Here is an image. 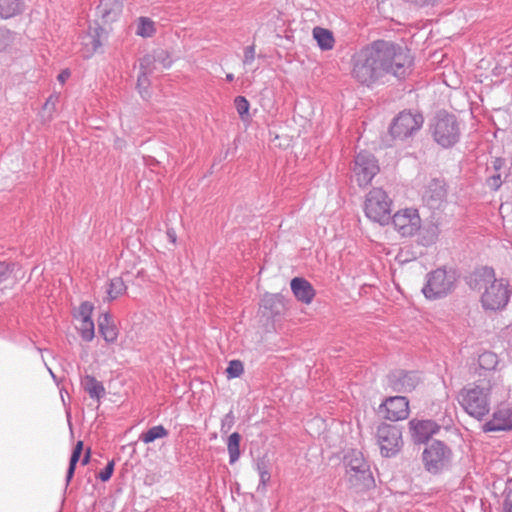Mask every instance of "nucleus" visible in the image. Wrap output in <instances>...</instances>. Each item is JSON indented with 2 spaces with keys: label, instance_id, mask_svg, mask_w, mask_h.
I'll use <instances>...</instances> for the list:
<instances>
[{
  "label": "nucleus",
  "instance_id": "obj_1",
  "mask_svg": "<svg viewBox=\"0 0 512 512\" xmlns=\"http://www.w3.org/2000/svg\"><path fill=\"white\" fill-rule=\"evenodd\" d=\"M413 58L410 51L389 41L377 40L352 56V76L359 83L371 85L385 74L397 78L410 73Z\"/></svg>",
  "mask_w": 512,
  "mask_h": 512
},
{
  "label": "nucleus",
  "instance_id": "obj_2",
  "mask_svg": "<svg viewBox=\"0 0 512 512\" xmlns=\"http://www.w3.org/2000/svg\"><path fill=\"white\" fill-rule=\"evenodd\" d=\"M507 392L502 376L492 372L477 382L464 386L458 393L457 401L469 416L482 420L490 412L492 399Z\"/></svg>",
  "mask_w": 512,
  "mask_h": 512
},
{
  "label": "nucleus",
  "instance_id": "obj_3",
  "mask_svg": "<svg viewBox=\"0 0 512 512\" xmlns=\"http://www.w3.org/2000/svg\"><path fill=\"white\" fill-rule=\"evenodd\" d=\"M477 276L484 287L481 295L483 308L491 311L503 309L510 299L509 282L505 279H496L494 270L488 267L481 269Z\"/></svg>",
  "mask_w": 512,
  "mask_h": 512
},
{
  "label": "nucleus",
  "instance_id": "obj_4",
  "mask_svg": "<svg viewBox=\"0 0 512 512\" xmlns=\"http://www.w3.org/2000/svg\"><path fill=\"white\" fill-rule=\"evenodd\" d=\"M455 281L456 277L453 271L439 268L427 274L422 292L427 299H439L452 292Z\"/></svg>",
  "mask_w": 512,
  "mask_h": 512
},
{
  "label": "nucleus",
  "instance_id": "obj_5",
  "mask_svg": "<svg viewBox=\"0 0 512 512\" xmlns=\"http://www.w3.org/2000/svg\"><path fill=\"white\" fill-rule=\"evenodd\" d=\"M391 199L382 188H373L366 196L364 211L366 216L380 225L390 221Z\"/></svg>",
  "mask_w": 512,
  "mask_h": 512
},
{
  "label": "nucleus",
  "instance_id": "obj_6",
  "mask_svg": "<svg viewBox=\"0 0 512 512\" xmlns=\"http://www.w3.org/2000/svg\"><path fill=\"white\" fill-rule=\"evenodd\" d=\"M433 136L442 147L453 146L460 137V128L455 116L439 113L435 118Z\"/></svg>",
  "mask_w": 512,
  "mask_h": 512
},
{
  "label": "nucleus",
  "instance_id": "obj_7",
  "mask_svg": "<svg viewBox=\"0 0 512 512\" xmlns=\"http://www.w3.org/2000/svg\"><path fill=\"white\" fill-rule=\"evenodd\" d=\"M423 124L420 113L402 111L394 118L390 126V134L394 139L404 140L417 132Z\"/></svg>",
  "mask_w": 512,
  "mask_h": 512
},
{
  "label": "nucleus",
  "instance_id": "obj_8",
  "mask_svg": "<svg viewBox=\"0 0 512 512\" xmlns=\"http://www.w3.org/2000/svg\"><path fill=\"white\" fill-rule=\"evenodd\" d=\"M451 460V450L441 441H433L423 452V461L429 472L437 473L447 467Z\"/></svg>",
  "mask_w": 512,
  "mask_h": 512
},
{
  "label": "nucleus",
  "instance_id": "obj_9",
  "mask_svg": "<svg viewBox=\"0 0 512 512\" xmlns=\"http://www.w3.org/2000/svg\"><path fill=\"white\" fill-rule=\"evenodd\" d=\"M482 430L485 433L512 431V400L499 403Z\"/></svg>",
  "mask_w": 512,
  "mask_h": 512
},
{
  "label": "nucleus",
  "instance_id": "obj_10",
  "mask_svg": "<svg viewBox=\"0 0 512 512\" xmlns=\"http://www.w3.org/2000/svg\"><path fill=\"white\" fill-rule=\"evenodd\" d=\"M378 172L377 160L371 153L361 151L356 155L353 175L359 186L368 185Z\"/></svg>",
  "mask_w": 512,
  "mask_h": 512
},
{
  "label": "nucleus",
  "instance_id": "obj_11",
  "mask_svg": "<svg viewBox=\"0 0 512 512\" xmlns=\"http://www.w3.org/2000/svg\"><path fill=\"white\" fill-rule=\"evenodd\" d=\"M401 438V431L395 425L382 424L377 429V442L385 457H391L399 451Z\"/></svg>",
  "mask_w": 512,
  "mask_h": 512
},
{
  "label": "nucleus",
  "instance_id": "obj_12",
  "mask_svg": "<svg viewBox=\"0 0 512 512\" xmlns=\"http://www.w3.org/2000/svg\"><path fill=\"white\" fill-rule=\"evenodd\" d=\"M392 224L401 236L409 237L420 230L421 218L416 209L406 208L393 215Z\"/></svg>",
  "mask_w": 512,
  "mask_h": 512
},
{
  "label": "nucleus",
  "instance_id": "obj_13",
  "mask_svg": "<svg viewBox=\"0 0 512 512\" xmlns=\"http://www.w3.org/2000/svg\"><path fill=\"white\" fill-rule=\"evenodd\" d=\"M166 58H168L166 52L161 50L157 52L155 56L145 55L140 59V72L138 75L137 87L143 98L148 94L147 88L150 84L148 74L151 73V66L154 62H161L164 68L170 67L171 61H166Z\"/></svg>",
  "mask_w": 512,
  "mask_h": 512
},
{
  "label": "nucleus",
  "instance_id": "obj_14",
  "mask_svg": "<svg viewBox=\"0 0 512 512\" xmlns=\"http://www.w3.org/2000/svg\"><path fill=\"white\" fill-rule=\"evenodd\" d=\"M107 38V31L97 23L90 25L87 32L81 36L82 55L91 57Z\"/></svg>",
  "mask_w": 512,
  "mask_h": 512
},
{
  "label": "nucleus",
  "instance_id": "obj_15",
  "mask_svg": "<svg viewBox=\"0 0 512 512\" xmlns=\"http://www.w3.org/2000/svg\"><path fill=\"white\" fill-rule=\"evenodd\" d=\"M420 378L416 372L394 371L388 376L389 387L399 393L411 392L418 385Z\"/></svg>",
  "mask_w": 512,
  "mask_h": 512
},
{
  "label": "nucleus",
  "instance_id": "obj_16",
  "mask_svg": "<svg viewBox=\"0 0 512 512\" xmlns=\"http://www.w3.org/2000/svg\"><path fill=\"white\" fill-rule=\"evenodd\" d=\"M446 199L445 184L441 180L434 179L425 187L422 200L430 209H439Z\"/></svg>",
  "mask_w": 512,
  "mask_h": 512
},
{
  "label": "nucleus",
  "instance_id": "obj_17",
  "mask_svg": "<svg viewBox=\"0 0 512 512\" xmlns=\"http://www.w3.org/2000/svg\"><path fill=\"white\" fill-rule=\"evenodd\" d=\"M385 418L391 421L404 420L409 415V401L404 396H394L386 399L382 405Z\"/></svg>",
  "mask_w": 512,
  "mask_h": 512
},
{
  "label": "nucleus",
  "instance_id": "obj_18",
  "mask_svg": "<svg viewBox=\"0 0 512 512\" xmlns=\"http://www.w3.org/2000/svg\"><path fill=\"white\" fill-rule=\"evenodd\" d=\"M409 428L412 433L413 440L416 443H424L439 431L440 426L432 420L413 419L409 422Z\"/></svg>",
  "mask_w": 512,
  "mask_h": 512
},
{
  "label": "nucleus",
  "instance_id": "obj_19",
  "mask_svg": "<svg viewBox=\"0 0 512 512\" xmlns=\"http://www.w3.org/2000/svg\"><path fill=\"white\" fill-rule=\"evenodd\" d=\"M346 477L350 487L356 491H363L374 484L369 467L356 471H346Z\"/></svg>",
  "mask_w": 512,
  "mask_h": 512
},
{
  "label": "nucleus",
  "instance_id": "obj_20",
  "mask_svg": "<svg viewBox=\"0 0 512 512\" xmlns=\"http://www.w3.org/2000/svg\"><path fill=\"white\" fill-rule=\"evenodd\" d=\"M290 286L297 300L305 304L312 302L315 296V290L306 279L295 277L291 280Z\"/></svg>",
  "mask_w": 512,
  "mask_h": 512
},
{
  "label": "nucleus",
  "instance_id": "obj_21",
  "mask_svg": "<svg viewBox=\"0 0 512 512\" xmlns=\"http://www.w3.org/2000/svg\"><path fill=\"white\" fill-rule=\"evenodd\" d=\"M99 332L108 343H113L118 337V330L116 325L108 313H103L98 319Z\"/></svg>",
  "mask_w": 512,
  "mask_h": 512
},
{
  "label": "nucleus",
  "instance_id": "obj_22",
  "mask_svg": "<svg viewBox=\"0 0 512 512\" xmlns=\"http://www.w3.org/2000/svg\"><path fill=\"white\" fill-rule=\"evenodd\" d=\"M81 384L91 398L99 400L105 395V388L103 384L94 376L86 375L82 379Z\"/></svg>",
  "mask_w": 512,
  "mask_h": 512
},
{
  "label": "nucleus",
  "instance_id": "obj_23",
  "mask_svg": "<svg viewBox=\"0 0 512 512\" xmlns=\"http://www.w3.org/2000/svg\"><path fill=\"white\" fill-rule=\"evenodd\" d=\"M23 0H0V18L9 19L23 11Z\"/></svg>",
  "mask_w": 512,
  "mask_h": 512
},
{
  "label": "nucleus",
  "instance_id": "obj_24",
  "mask_svg": "<svg viewBox=\"0 0 512 512\" xmlns=\"http://www.w3.org/2000/svg\"><path fill=\"white\" fill-rule=\"evenodd\" d=\"M313 38L321 50H331L334 47L335 39L333 33L328 29L315 27L313 29Z\"/></svg>",
  "mask_w": 512,
  "mask_h": 512
},
{
  "label": "nucleus",
  "instance_id": "obj_25",
  "mask_svg": "<svg viewBox=\"0 0 512 512\" xmlns=\"http://www.w3.org/2000/svg\"><path fill=\"white\" fill-rule=\"evenodd\" d=\"M346 471H356L369 467L360 451L353 450L345 456Z\"/></svg>",
  "mask_w": 512,
  "mask_h": 512
},
{
  "label": "nucleus",
  "instance_id": "obj_26",
  "mask_svg": "<svg viewBox=\"0 0 512 512\" xmlns=\"http://www.w3.org/2000/svg\"><path fill=\"white\" fill-rule=\"evenodd\" d=\"M110 3L111 0H102L98 7L104 22L115 20L121 12V5L119 3H114L113 7H110Z\"/></svg>",
  "mask_w": 512,
  "mask_h": 512
},
{
  "label": "nucleus",
  "instance_id": "obj_27",
  "mask_svg": "<svg viewBox=\"0 0 512 512\" xmlns=\"http://www.w3.org/2000/svg\"><path fill=\"white\" fill-rule=\"evenodd\" d=\"M126 289L127 287L122 278L115 277L111 279L106 290L107 300L112 301L117 299L126 292Z\"/></svg>",
  "mask_w": 512,
  "mask_h": 512
},
{
  "label": "nucleus",
  "instance_id": "obj_28",
  "mask_svg": "<svg viewBox=\"0 0 512 512\" xmlns=\"http://www.w3.org/2000/svg\"><path fill=\"white\" fill-rule=\"evenodd\" d=\"M240 440L241 436L237 432L232 433L228 438L227 450L230 464L235 463L240 457Z\"/></svg>",
  "mask_w": 512,
  "mask_h": 512
},
{
  "label": "nucleus",
  "instance_id": "obj_29",
  "mask_svg": "<svg viewBox=\"0 0 512 512\" xmlns=\"http://www.w3.org/2000/svg\"><path fill=\"white\" fill-rule=\"evenodd\" d=\"M439 235V228L435 224L427 225L420 233L419 241L423 246L434 244Z\"/></svg>",
  "mask_w": 512,
  "mask_h": 512
},
{
  "label": "nucleus",
  "instance_id": "obj_30",
  "mask_svg": "<svg viewBox=\"0 0 512 512\" xmlns=\"http://www.w3.org/2000/svg\"><path fill=\"white\" fill-rule=\"evenodd\" d=\"M168 435V431L162 425L151 427L147 432L140 435V440L145 444L151 443L156 439L164 438Z\"/></svg>",
  "mask_w": 512,
  "mask_h": 512
},
{
  "label": "nucleus",
  "instance_id": "obj_31",
  "mask_svg": "<svg viewBox=\"0 0 512 512\" xmlns=\"http://www.w3.org/2000/svg\"><path fill=\"white\" fill-rule=\"evenodd\" d=\"M256 470L260 477V484L258 486V489H260L261 486L263 488H265L266 484L269 482L270 477H271L270 476V465H269L268 460H266L265 458H259L256 461Z\"/></svg>",
  "mask_w": 512,
  "mask_h": 512
},
{
  "label": "nucleus",
  "instance_id": "obj_32",
  "mask_svg": "<svg viewBox=\"0 0 512 512\" xmlns=\"http://www.w3.org/2000/svg\"><path fill=\"white\" fill-rule=\"evenodd\" d=\"M154 33V22L147 17H140L138 20L136 34L142 37H151Z\"/></svg>",
  "mask_w": 512,
  "mask_h": 512
},
{
  "label": "nucleus",
  "instance_id": "obj_33",
  "mask_svg": "<svg viewBox=\"0 0 512 512\" xmlns=\"http://www.w3.org/2000/svg\"><path fill=\"white\" fill-rule=\"evenodd\" d=\"M78 331L84 341H92L95 336V325L93 320H79Z\"/></svg>",
  "mask_w": 512,
  "mask_h": 512
},
{
  "label": "nucleus",
  "instance_id": "obj_34",
  "mask_svg": "<svg viewBox=\"0 0 512 512\" xmlns=\"http://www.w3.org/2000/svg\"><path fill=\"white\" fill-rule=\"evenodd\" d=\"M498 363V357L493 352H484L479 356V365L486 370H494Z\"/></svg>",
  "mask_w": 512,
  "mask_h": 512
},
{
  "label": "nucleus",
  "instance_id": "obj_35",
  "mask_svg": "<svg viewBox=\"0 0 512 512\" xmlns=\"http://www.w3.org/2000/svg\"><path fill=\"white\" fill-rule=\"evenodd\" d=\"M16 39V34L8 29L0 28V51L9 48Z\"/></svg>",
  "mask_w": 512,
  "mask_h": 512
},
{
  "label": "nucleus",
  "instance_id": "obj_36",
  "mask_svg": "<svg viewBox=\"0 0 512 512\" xmlns=\"http://www.w3.org/2000/svg\"><path fill=\"white\" fill-rule=\"evenodd\" d=\"M234 104L241 119L246 120L249 116L248 112L250 107L247 99L243 96H237L234 100Z\"/></svg>",
  "mask_w": 512,
  "mask_h": 512
},
{
  "label": "nucleus",
  "instance_id": "obj_37",
  "mask_svg": "<svg viewBox=\"0 0 512 512\" xmlns=\"http://www.w3.org/2000/svg\"><path fill=\"white\" fill-rule=\"evenodd\" d=\"M94 306L90 302H83L79 306V309L77 313L75 314V318L79 320H92V312H93Z\"/></svg>",
  "mask_w": 512,
  "mask_h": 512
},
{
  "label": "nucleus",
  "instance_id": "obj_38",
  "mask_svg": "<svg viewBox=\"0 0 512 512\" xmlns=\"http://www.w3.org/2000/svg\"><path fill=\"white\" fill-rule=\"evenodd\" d=\"M244 371L243 364L239 360H232L229 362V365L226 369V373L228 378H237Z\"/></svg>",
  "mask_w": 512,
  "mask_h": 512
},
{
  "label": "nucleus",
  "instance_id": "obj_39",
  "mask_svg": "<svg viewBox=\"0 0 512 512\" xmlns=\"http://www.w3.org/2000/svg\"><path fill=\"white\" fill-rule=\"evenodd\" d=\"M80 456H81V454H79L77 452H72V455H71V458H70L69 467H68V471H67V475H66V482H67V484L70 482V480L72 479V477L74 475L75 466H76L77 462L79 461Z\"/></svg>",
  "mask_w": 512,
  "mask_h": 512
},
{
  "label": "nucleus",
  "instance_id": "obj_40",
  "mask_svg": "<svg viewBox=\"0 0 512 512\" xmlns=\"http://www.w3.org/2000/svg\"><path fill=\"white\" fill-rule=\"evenodd\" d=\"M234 420H235V417H234V414L232 411H230L229 413H227L224 418L222 419V422H221V431L223 433H227L228 431H230V429L233 427L234 425Z\"/></svg>",
  "mask_w": 512,
  "mask_h": 512
},
{
  "label": "nucleus",
  "instance_id": "obj_41",
  "mask_svg": "<svg viewBox=\"0 0 512 512\" xmlns=\"http://www.w3.org/2000/svg\"><path fill=\"white\" fill-rule=\"evenodd\" d=\"M113 471H114V461H109L107 463L106 467L102 471L99 472L98 478L101 481L106 482L111 478Z\"/></svg>",
  "mask_w": 512,
  "mask_h": 512
},
{
  "label": "nucleus",
  "instance_id": "obj_42",
  "mask_svg": "<svg viewBox=\"0 0 512 512\" xmlns=\"http://www.w3.org/2000/svg\"><path fill=\"white\" fill-rule=\"evenodd\" d=\"M255 60V46L250 45L247 46L244 50V58L243 63L244 65H250Z\"/></svg>",
  "mask_w": 512,
  "mask_h": 512
},
{
  "label": "nucleus",
  "instance_id": "obj_43",
  "mask_svg": "<svg viewBox=\"0 0 512 512\" xmlns=\"http://www.w3.org/2000/svg\"><path fill=\"white\" fill-rule=\"evenodd\" d=\"M9 265L5 262H0V284L9 276Z\"/></svg>",
  "mask_w": 512,
  "mask_h": 512
},
{
  "label": "nucleus",
  "instance_id": "obj_44",
  "mask_svg": "<svg viewBox=\"0 0 512 512\" xmlns=\"http://www.w3.org/2000/svg\"><path fill=\"white\" fill-rule=\"evenodd\" d=\"M488 185L491 188L498 189L500 187V185H501V176H500V174L492 175L488 179Z\"/></svg>",
  "mask_w": 512,
  "mask_h": 512
},
{
  "label": "nucleus",
  "instance_id": "obj_45",
  "mask_svg": "<svg viewBox=\"0 0 512 512\" xmlns=\"http://www.w3.org/2000/svg\"><path fill=\"white\" fill-rule=\"evenodd\" d=\"M57 100H58V96H57V95H51V96L47 99V101H46V103H45L44 107H45L46 109H47V108H49L50 106H51L52 108H54V106H55V104H56Z\"/></svg>",
  "mask_w": 512,
  "mask_h": 512
},
{
  "label": "nucleus",
  "instance_id": "obj_46",
  "mask_svg": "<svg viewBox=\"0 0 512 512\" xmlns=\"http://www.w3.org/2000/svg\"><path fill=\"white\" fill-rule=\"evenodd\" d=\"M70 77V71L69 70H63L59 75H58V81H60L61 83H65V81Z\"/></svg>",
  "mask_w": 512,
  "mask_h": 512
},
{
  "label": "nucleus",
  "instance_id": "obj_47",
  "mask_svg": "<svg viewBox=\"0 0 512 512\" xmlns=\"http://www.w3.org/2000/svg\"><path fill=\"white\" fill-rule=\"evenodd\" d=\"M503 165H504V160L501 158H496L493 161V167L495 168V170L500 169Z\"/></svg>",
  "mask_w": 512,
  "mask_h": 512
},
{
  "label": "nucleus",
  "instance_id": "obj_48",
  "mask_svg": "<svg viewBox=\"0 0 512 512\" xmlns=\"http://www.w3.org/2000/svg\"><path fill=\"white\" fill-rule=\"evenodd\" d=\"M167 236H168V238L170 239V241L172 243L176 242V233L173 230H168L167 231Z\"/></svg>",
  "mask_w": 512,
  "mask_h": 512
},
{
  "label": "nucleus",
  "instance_id": "obj_49",
  "mask_svg": "<svg viewBox=\"0 0 512 512\" xmlns=\"http://www.w3.org/2000/svg\"><path fill=\"white\" fill-rule=\"evenodd\" d=\"M503 512H512V502L506 501L504 503Z\"/></svg>",
  "mask_w": 512,
  "mask_h": 512
},
{
  "label": "nucleus",
  "instance_id": "obj_50",
  "mask_svg": "<svg viewBox=\"0 0 512 512\" xmlns=\"http://www.w3.org/2000/svg\"><path fill=\"white\" fill-rule=\"evenodd\" d=\"M82 449H83V443H82V441H79V442H77L73 452H77V453L81 454Z\"/></svg>",
  "mask_w": 512,
  "mask_h": 512
},
{
  "label": "nucleus",
  "instance_id": "obj_51",
  "mask_svg": "<svg viewBox=\"0 0 512 512\" xmlns=\"http://www.w3.org/2000/svg\"><path fill=\"white\" fill-rule=\"evenodd\" d=\"M89 459H90V450H88V451L86 452V454L84 455V457H83V459H82V464H83V465L88 464Z\"/></svg>",
  "mask_w": 512,
  "mask_h": 512
},
{
  "label": "nucleus",
  "instance_id": "obj_52",
  "mask_svg": "<svg viewBox=\"0 0 512 512\" xmlns=\"http://www.w3.org/2000/svg\"><path fill=\"white\" fill-rule=\"evenodd\" d=\"M233 79H234V75L232 73H229V74L226 75V80L227 81L231 82V81H233Z\"/></svg>",
  "mask_w": 512,
  "mask_h": 512
},
{
  "label": "nucleus",
  "instance_id": "obj_53",
  "mask_svg": "<svg viewBox=\"0 0 512 512\" xmlns=\"http://www.w3.org/2000/svg\"><path fill=\"white\" fill-rule=\"evenodd\" d=\"M49 373L54 377L52 370L49 369Z\"/></svg>",
  "mask_w": 512,
  "mask_h": 512
}]
</instances>
